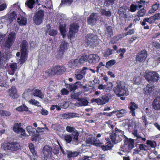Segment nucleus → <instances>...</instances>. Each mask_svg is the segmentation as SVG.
<instances>
[{
	"label": "nucleus",
	"mask_w": 160,
	"mask_h": 160,
	"mask_svg": "<svg viewBox=\"0 0 160 160\" xmlns=\"http://www.w3.org/2000/svg\"><path fill=\"white\" fill-rule=\"evenodd\" d=\"M28 102L29 103H31L33 105L37 106L38 107L40 106V105H39V102L38 101L36 100L35 99H32L29 100Z\"/></svg>",
	"instance_id": "72a5a7b5"
},
{
	"label": "nucleus",
	"mask_w": 160,
	"mask_h": 160,
	"mask_svg": "<svg viewBox=\"0 0 160 160\" xmlns=\"http://www.w3.org/2000/svg\"><path fill=\"white\" fill-rule=\"evenodd\" d=\"M8 94L12 98H17L18 95L17 93V90L14 86H12L8 90Z\"/></svg>",
	"instance_id": "ddd939ff"
},
{
	"label": "nucleus",
	"mask_w": 160,
	"mask_h": 160,
	"mask_svg": "<svg viewBox=\"0 0 160 160\" xmlns=\"http://www.w3.org/2000/svg\"><path fill=\"white\" fill-rule=\"evenodd\" d=\"M133 134L137 137V138H138L140 137L139 135L138 134L137 131L135 129H134L132 131Z\"/></svg>",
	"instance_id": "e2e57ef3"
},
{
	"label": "nucleus",
	"mask_w": 160,
	"mask_h": 160,
	"mask_svg": "<svg viewBox=\"0 0 160 160\" xmlns=\"http://www.w3.org/2000/svg\"><path fill=\"white\" fill-rule=\"evenodd\" d=\"M32 93L34 96L38 97L41 99H43L44 98V95L39 89H35L33 90Z\"/></svg>",
	"instance_id": "aec40b11"
},
{
	"label": "nucleus",
	"mask_w": 160,
	"mask_h": 160,
	"mask_svg": "<svg viewBox=\"0 0 160 160\" xmlns=\"http://www.w3.org/2000/svg\"><path fill=\"white\" fill-rule=\"evenodd\" d=\"M73 0H63L61 1L60 6H61L63 4H66L67 5H70L72 2Z\"/></svg>",
	"instance_id": "473e14b6"
},
{
	"label": "nucleus",
	"mask_w": 160,
	"mask_h": 160,
	"mask_svg": "<svg viewBox=\"0 0 160 160\" xmlns=\"http://www.w3.org/2000/svg\"><path fill=\"white\" fill-rule=\"evenodd\" d=\"M106 88V86L102 84H99L98 86V88L100 90H104Z\"/></svg>",
	"instance_id": "bf43d9fd"
},
{
	"label": "nucleus",
	"mask_w": 160,
	"mask_h": 160,
	"mask_svg": "<svg viewBox=\"0 0 160 160\" xmlns=\"http://www.w3.org/2000/svg\"><path fill=\"white\" fill-rule=\"evenodd\" d=\"M16 65L15 64H12L10 65V68L12 71H14L16 69Z\"/></svg>",
	"instance_id": "0e129e2a"
},
{
	"label": "nucleus",
	"mask_w": 160,
	"mask_h": 160,
	"mask_svg": "<svg viewBox=\"0 0 160 160\" xmlns=\"http://www.w3.org/2000/svg\"><path fill=\"white\" fill-rule=\"evenodd\" d=\"M75 129L74 127L69 126H67L66 127V131L72 133L73 131H74Z\"/></svg>",
	"instance_id": "ea45409f"
},
{
	"label": "nucleus",
	"mask_w": 160,
	"mask_h": 160,
	"mask_svg": "<svg viewBox=\"0 0 160 160\" xmlns=\"http://www.w3.org/2000/svg\"><path fill=\"white\" fill-rule=\"evenodd\" d=\"M113 84L111 82H108L107 83V85L106 88V89L108 91H110L112 89L113 87Z\"/></svg>",
	"instance_id": "c9c22d12"
},
{
	"label": "nucleus",
	"mask_w": 160,
	"mask_h": 160,
	"mask_svg": "<svg viewBox=\"0 0 160 160\" xmlns=\"http://www.w3.org/2000/svg\"><path fill=\"white\" fill-rule=\"evenodd\" d=\"M1 148L5 150H10L12 151H16L20 148V145L16 142L4 143L2 144Z\"/></svg>",
	"instance_id": "39448f33"
},
{
	"label": "nucleus",
	"mask_w": 160,
	"mask_h": 160,
	"mask_svg": "<svg viewBox=\"0 0 160 160\" xmlns=\"http://www.w3.org/2000/svg\"><path fill=\"white\" fill-rule=\"evenodd\" d=\"M29 148L32 152L33 154L34 152V145L32 143H30L29 145Z\"/></svg>",
	"instance_id": "864d4df0"
},
{
	"label": "nucleus",
	"mask_w": 160,
	"mask_h": 160,
	"mask_svg": "<svg viewBox=\"0 0 160 160\" xmlns=\"http://www.w3.org/2000/svg\"><path fill=\"white\" fill-rule=\"evenodd\" d=\"M101 12L102 14L103 15H105L108 17H110L111 16V12L109 11H106L104 10H102Z\"/></svg>",
	"instance_id": "79ce46f5"
},
{
	"label": "nucleus",
	"mask_w": 160,
	"mask_h": 160,
	"mask_svg": "<svg viewBox=\"0 0 160 160\" xmlns=\"http://www.w3.org/2000/svg\"><path fill=\"white\" fill-rule=\"evenodd\" d=\"M79 115L78 114L75 113H69V118L75 117H79Z\"/></svg>",
	"instance_id": "49530a36"
},
{
	"label": "nucleus",
	"mask_w": 160,
	"mask_h": 160,
	"mask_svg": "<svg viewBox=\"0 0 160 160\" xmlns=\"http://www.w3.org/2000/svg\"><path fill=\"white\" fill-rule=\"evenodd\" d=\"M52 148L51 147L49 146L46 145L44 147L42 150L44 156L47 157L50 155L51 153Z\"/></svg>",
	"instance_id": "dca6fc26"
},
{
	"label": "nucleus",
	"mask_w": 160,
	"mask_h": 160,
	"mask_svg": "<svg viewBox=\"0 0 160 160\" xmlns=\"http://www.w3.org/2000/svg\"><path fill=\"white\" fill-rule=\"evenodd\" d=\"M78 100L79 102L76 103V105L78 107L87 106L88 105L89 103L87 100L84 98H78Z\"/></svg>",
	"instance_id": "a211bd4d"
},
{
	"label": "nucleus",
	"mask_w": 160,
	"mask_h": 160,
	"mask_svg": "<svg viewBox=\"0 0 160 160\" xmlns=\"http://www.w3.org/2000/svg\"><path fill=\"white\" fill-rule=\"evenodd\" d=\"M124 133V131L116 128L115 132H112L110 134V138L112 142L114 143H117L121 141L122 137L125 136Z\"/></svg>",
	"instance_id": "f03ea898"
},
{
	"label": "nucleus",
	"mask_w": 160,
	"mask_h": 160,
	"mask_svg": "<svg viewBox=\"0 0 160 160\" xmlns=\"http://www.w3.org/2000/svg\"><path fill=\"white\" fill-rule=\"evenodd\" d=\"M79 154L77 152H72L71 151H69L68 152L67 155L69 158L75 157L77 156Z\"/></svg>",
	"instance_id": "cd10ccee"
},
{
	"label": "nucleus",
	"mask_w": 160,
	"mask_h": 160,
	"mask_svg": "<svg viewBox=\"0 0 160 160\" xmlns=\"http://www.w3.org/2000/svg\"><path fill=\"white\" fill-rule=\"evenodd\" d=\"M107 34L108 37H111L113 35V33L112 28L110 26H107Z\"/></svg>",
	"instance_id": "2f4dec72"
},
{
	"label": "nucleus",
	"mask_w": 160,
	"mask_h": 160,
	"mask_svg": "<svg viewBox=\"0 0 160 160\" xmlns=\"http://www.w3.org/2000/svg\"><path fill=\"white\" fill-rule=\"evenodd\" d=\"M35 0H27L25 3V4L28 8L32 9L33 8V5L35 3Z\"/></svg>",
	"instance_id": "5701e85b"
},
{
	"label": "nucleus",
	"mask_w": 160,
	"mask_h": 160,
	"mask_svg": "<svg viewBox=\"0 0 160 160\" xmlns=\"http://www.w3.org/2000/svg\"><path fill=\"white\" fill-rule=\"evenodd\" d=\"M109 101V98L105 95L97 99H93L92 100V102H96L98 105H101L105 104Z\"/></svg>",
	"instance_id": "1a4fd4ad"
},
{
	"label": "nucleus",
	"mask_w": 160,
	"mask_h": 160,
	"mask_svg": "<svg viewBox=\"0 0 160 160\" xmlns=\"http://www.w3.org/2000/svg\"><path fill=\"white\" fill-rule=\"evenodd\" d=\"M47 32L48 34L51 36H54L57 34V31L56 30L51 29L50 30V26L48 25L46 26Z\"/></svg>",
	"instance_id": "6ab92c4d"
},
{
	"label": "nucleus",
	"mask_w": 160,
	"mask_h": 160,
	"mask_svg": "<svg viewBox=\"0 0 160 160\" xmlns=\"http://www.w3.org/2000/svg\"><path fill=\"white\" fill-rule=\"evenodd\" d=\"M64 139L68 143H70L72 140V138L70 135H66L64 136Z\"/></svg>",
	"instance_id": "e433bc0d"
},
{
	"label": "nucleus",
	"mask_w": 160,
	"mask_h": 160,
	"mask_svg": "<svg viewBox=\"0 0 160 160\" xmlns=\"http://www.w3.org/2000/svg\"><path fill=\"white\" fill-rule=\"evenodd\" d=\"M41 113L43 115H46L48 114V112L46 110L42 108L41 111Z\"/></svg>",
	"instance_id": "4d7b16f0"
},
{
	"label": "nucleus",
	"mask_w": 160,
	"mask_h": 160,
	"mask_svg": "<svg viewBox=\"0 0 160 160\" xmlns=\"http://www.w3.org/2000/svg\"><path fill=\"white\" fill-rule=\"evenodd\" d=\"M137 5L132 4L130 7V11L132 12H134L137 10Z\"/></svg>",
	"instance_id": "8fccbe9b"
},
{
	"label": "nucleus",
	"mask_w": 160,
	"mask_h": 160,
	"mask_svg": "<svg viewBox=\"0 0 160 160\" xmlns=\"http://www.w3.org/2000/svg\"><path fill=\"white\" fill-rule=\"evenodd\" d=\"M78 60L80 64L85 61H88V55H83L79 59H78Z\"/></svg>",
	"instance_id": "393cba45"
},
{
	"label": "nucleus",
	"mask_w": 160,
	"mask_h": 160,
	"mask_svg": "<svg viewBox=\"0 0 160 160\" xmlns=\"http://www.w3.org/2000/svg\"><path fill=\"white\" fill-rule=\"evenodd\" d=\"M9 17L12 20L15 19L17 17L16 12L14 11L13 12L10 14Z\"/></svg>",
	"instance_id": "3c124183"
},
{
	"label": "nucleus",
	"mask_w": 160,
	"mask_h": 160,
	"mask_svg": "<svg viewBox=\"0 0 160 160\" xmlns=\"http://www.w3.org/2000/svg\"><path fill=\"white\" fill-rule=\"evenodd\" d=\"M69 46V44L64 40H63L60 46L59 52L62 54L68 49Z\"/></svg>",
	"instance_id": "f8f14e48"
},
{
	"label": "nucleus",
	"mask_w": 160,
	"mask_h": 160,
	"mask_svg": "<svg viewBox=\"0 0 160 160\" xmlns=\"http://www.w3.org/2000/svg\"><path fill=\"white\" fill-rule=\"evenodd\" d=\"M98 15L97 13H92L88 18V23L92 25H94L98 19Z\"/></svg>",
	"instance_id": "9d476101"
},
{
	"label": "nucleus",
	"mask_w": 160,
	"mask_h": 160,
	"mask_svg": "<svg viewBox=\"0 0 160 160\" xmlns=\"http://www.w3.org/2000/svg\"><path fill=\"white\" fill-rule=\"evenodd\" d=\"M53 152L55 154H57L59 153V148L58 146L55 147L52 150Z\"/></svg>",
	"instance_id": "13d9d810"
},
{
	"label": "nucleus",
	"mask_w": 160,
	"mask_h": 160,
	"mask_svg": "<svg viewBox=\"0 0 160 160\" xmlns=\"http://www.w3.org/2000/svg\"><path fill=\"white\" fill-rule=\"evenodd\" d=\"M21 129L22 128H20V126L19 124L17 123L14 124L13 129L17 133H19V131H20V129Z\"/></svg>",
	"instance_id": "c85d7f7f"
},
{
	"label": "nucleus",
	"mask_w": 160,
	"mask_h": 160,
	"mask_svg": "<svg viewBox=\"0 0 160 160\" xmlns=\"http://www.w3.org/2000/svg\"><path fill=\"white\" fill-rule=\"evenodd\" d=\"M116 62L115 60L112 59L107 62L106 65V67L107 68H109L112 66Z\"/></svg>",
	"instance_id": "bb28decb"
},
{
	"label": "nucleus",
	"mask_w": 160,
	"mask_h": 160,
	"mask_svg": "<svg viewBox=\"0 0 160 160\" xmlns=\"http://www.w3.org/2000/svg\"><path fill=\"white\" fill-rule=\"evenodd\" d=\"M78 26L76 24H73L70 26L69 31L68 34V38H71L74 37L75 33L78 31Z\"/></svg>",
	"instance_id": "6e6552de"
},
{
	"label": "nucleus",
	"mask_w": 160,
	"mask_h": 160,
	"mask_svg": "<svg viewBox=\"0 0 160 160\" xmlns=\"http://www.w3.org/2000/svg\"><path fill=\"white\" fill-rule=\"evenodd\" d=\"M108 74L110 75L111 78H114L115 77V76L112 72L110 71H108Z\"/></svg>",
	"instance_id": "338daca9"
},
{
	"label": "nucleus",
	"mask_w": 160,
	"mask_h": 160,
	"mask_svg": "<svg viewBox=\"0 0 160 160\" xmlns=\"http://www.w3.org/2000/svg\"><path fill=\"white\" fill-rule=\"evenodd\" d=\"M116 112V116L118 118H120L124 116L127 113L126 111L124 109L120 110L115 111Z\"/></svg>",
	"instance_id": "b1692460"
},
{
	"label": "nucleus",
	"mask_w": 160,
	"mask_h": 160,
	"mask_svg": "<svg viewBox=\"0 0 160 160\" xmlns=\"http://www.w3.org/2000/svg\"><path fill=\"white\" fill-rule=\"evenodd\" d=\"M65 70L66 69L64 67L56 66L51 70L52 74H60L64 72Z\"/></svg>",
	"instance_id": "9b49d317"
},
{
	"label": "nucleus",
	"mask_w": 160,
	"mask_h": 160,
	"mask_svg": "<svg viewBox=\"0 0 160 160\" xmlns=\"http://www.w3.org/2000/svg\"><path fill=\"white\" fill-rule=\"evenodd\" d=\"M28 108L25 105H23L16 108V110L19 112L28 111Z\"/></svg>",
	"instance_id": "a878e982"
},
{
	"label": "nucleus",
	"mask_w": 160,
	"mask_h": 160,
	"mask_svg": "<svg viewBox=\"0 0 160 160\" xmlns=\"http://www.w3.org/2000/svg\"><path fill=\"white\" fill-rule=\"evenodd\" d=\"M68 102H64L63 103H60L59 105L62 108H66L68 106Z\"/></svg>",
	"instance_id": "a18cd8bd"
},
{
	"label": "nucleus",
	"mask_w": 160,
	"mask_h": 160,
	"mask_svg": "<svg viewBox=\"0 0 160 160\" xmlns=\"http://www.w3.org/2000/svg\"><path fill=\"white\" fill-rule=\"evenodd\" d=\"M116 83V85L114 87L113 90L117 96H126L129 94V92L127 90L122 82L120 81H117Z\"/></svg>",
	"instance_id": "f257e3e1"
},
{
	"label": "nucleus",
	"mask_w": 160,
	"mask_h": 160,
	"mask_svg": "<svg viewBox=\"0 0 160 160\" xmlns=\"http://www.w3.org/2000/svg\"><path fill=\"white\" fill-rule=\"evenodd\" d=\"M134 32V29H130L128 32L125 33H124L123 34H124L125 36H127V35H131V34H133Z\"/></svg>",
	"instance_id": "6e6d98bb"
},
{
	"label": "nucleus",
	"mask_w": 160,
	"mask_h": 160,
	"mask_svg": "<svg viewBox=\"0 0 160 160\" xmlns=\"http://www.w3.org/2000/svg\"><path fill=\"white\" fill-rule=\"evenodd\" d=\"M87 69H88V68L87 67H83L79 73H81L84 76L86 74V70Z\"/></svg>",
	"instance_id": "603ef678"
},
{
	"label": "nucleus",
	"mask_w": 160,
	"mask_h": 160,
	"mask_svg": "<svg viewBox=\"0 0 160 160\" xmlns=\"http://www.w3.org/2000/svg\"><path fill=\"white\" fill-rule=\"evenodd\" d=\"M67 88L70 90V91H72L75 90L77 88L76 87L75 84H69L67 86Z\"/></svg>",
	"instance_id": "09e8293b"
},
{
	"label": "nucleus",
	"mask_w": 160,
	"mask_h": 160,
	"mask_svg": "<svg viewBox=\"0 0 160 160\" xmlns=\"http://www.w3.org/2000/svg\"><path fill=\"white\" fill-rule=\"evenodd\" d=\"M72 133L73 135L74 136V138H73L74 140L77 141L78 139L79 135V133L75 129L74 131H73Z\"/></svg>",
	"instance_id": "f704fd0d"
},
{
	"label": "nucleus",
	"mask_w": 160,
	"mask_h": 160,
	"mask_svg": "<svg viewBox=\"0 0 160 160\" xmlns=\"http://www.w3.org/2000/svg\"><path fill=\"white\" fill-rule=\"evenodd\" d=\"M66 25L64 24L60 25L59 26V30L63 38H64L66 35Z\"/></svg>",
	"instance_id": "412c9836"
},
{
	"label": "nucleus",
	"mask_w": 160,
	"mask_h": 160,
	"mask_svg": "<svg viewBox=\"0 0 160 160\" xmlns=\"http://www.w3.org/2000/svg\"><path fill=\"white\" fill-rule=\"evenodd\" d=\"M17 22L20 25H25L27 22V19L26 18L24 17H21L17 18Z\"/></svg>",
	"instance_id": "4be33fe9"
},
{
	"label": "nucleus",
	"mask_w": 160,
	"mask_h": 160,
	"mask_svg": "<svg viewBox=\"0 0 160 160\" xmlns=\"http://www.w3.org/2000/svg\"><path fill=\"white\" fill-rule=\"evenodd\" d=\"M61 91L63 95H67L69 93V91L65 88H63Z\"/></svg>",
	"instance_id": "680f3d73"
},
{
	"label": "nucleus",
	"mask_w": 160,
	"mask_h": 160,
	"mask_svg": "<svg viewBox=\"0 0 160 160\" xmlns=\"http://www.w3.org/2000/svg\"><path fill=\"white\" fill-rule=\"evenodd\" d=\"M99 60V58L96 54H90L88 55V62L90 63H96Z\"/></svg>",
	"instance_id": "4468645a"
},
{
	"label": "nucleus",
	"mask_w": 160,
	"mask_h": 160,
	"mask_svg": "<svg viewBox=\"0 0 160 160\" xmlns=\"http://www.w3.org/2000/svg\"><path fill=\"white\" fill-rule=\"evenodd\" d=\"M101 147L102 149L104 151L108 150L111 148V145H107L106 146H104L102 144L101 146Z\"/></svg>",
	"instance_id": "37998d69"
},
{
	"label": "nucleus",
	"mask_w": 160,
	"mask_h": 160,
	"mask_svg": "<svg viewBox=\"0 0 160 160\" xmlns=\"http://www.w3.org/2000/svg\"><path fill=\"white\" fill-rule=\"evenodd\" d=\"M26 129L30 135L33 134L36 130L35 129L33 128L31 126L27 127Z\"/></svg>",
	"instance_id": "7c9ffc66"
},
{
	"label": "nucleus",
	"mask_w": 160,
	"mask_h": 160,
	"mask_svg": "<svg viewBox=\"0 0 160 160\" xmlns=\"http://www.w3.org/2000/svg\"><path fill=\"white\" fill-rule=\"evenodd\" d=\"M131 105L129 107V109L131 110H134L135 109H137L138 108V105L135 104L134 102H131Z\"/></svg>",
	"instance_id": "58836bf2"
},
{
	"label": "nucleus",
	"mask_w": 160,
	"mask_h": 160,
	"mask_svg": "<svg viewBox=\"0 0 160 160\" xmlns=\"http://www.w3.org/2000/svg\"><path fill=\"white\" fill-rule=\"evenodd\" d=\"M85 43L87 46L90 45L95 46L98 43V39L96 36L92 33L88 34L86 37Z\"/></svg>",
	"instance_id": "20e7f679"
},
{
	"label": "nucleus",
	"mask_w": 160,
	"mask_h": 160,
	"mask_svg": "<svg viewBox=\"0 0 160 160\" xmlns=\"http://www.w3.org/2000/svg\"><path fill=\"white\" fill-rule=\"evenodd\" d=\"M125 147H128V150H131L134 146V140L132 139H127L124 142Z\"/></svg>",
	"instance_id": "2eb2a0df"
},
{
	"label": "nucleus",
	"mask_w": 160,
	"mask_h": 160,
	"mask_svg": "<svg viewBox=\"0 0 160 160\" xmlns=\"http://www.w3.org/2000/svg\"><path fill=\"white\" fill-rule=\"evenodd\" d=\"M140 78L139 77H135L133 79V83L139 85L140 84Z\"/></svg>",
	"instance_id": "c03bdc74"
},
{
	"label": "nucleus",
	"mask_w": 160,
	"mask_h": 160,
	"mask_svg": "<svg viewBox=\"0 0 160 160\" xmlns=\"http://www.w3.org/2000/svg\"><path fill=\"white\" fill-rule=\"evenodd\" d=\"M16 38V34L13 32L10 33L5 43L6 47L9 48L14 43Z\"/></svg>",
	"instance_id": "0eeeda50"
},
{
	"label": "nucleus",
	"mask_w": 160,
	"mask_h": 160,
	"mask_svg": "<svg viewBox=\"0 0 160 160\" xmlns=\"http://www.w3.org/2000/svg\"><path fill=\"white\" fill-rule=\"evenodd\" d=\"M126 51V49L124 48H120L119 50H117V53H120L119 56H120L121 58H122L123 57V55L124 53Z\"/></svg>",
	"instance_id": "c756f323"
},
{
	"label": "nucleus",
	"mask_w": 160,
	"mask_h": 160,
	"mask_svg": "<svg viewBox=\"0 0 160 160\" xmlns=\"http://www.w3.org/2000/svg\"><path fill=\"white\" fill-rule=\"evenodd\" d=\"M97 141L96 139H95L94 137L92 136L91 137L89 141V143H91L93 144L95 142Z\"/></svg>",
	"instance_id": "052dcab7"
},
{
	"label": "nucleus",
	"mask_w": 160,
	"mask_h": 160,
	"mask_svg": "<svg viewBox=\"0 0 160 160\" xmlns=\"http://www.w3.org/2000/svg\"><path fill=\"white\" fill-rule=\"evenodd\" d=\"M83 77L84 76L80 73H77L75 74V78L78 80H81L83 78Z\"/></svg>",
	"instance_id": "de8ad7c7"
},
{
	"label": "nucleus",
	"mask_w": 160,
	"mask_h": 160,
	"mask_svg": "<svg viewBox=\"0 0 160 160\" xmlns=\"http://www.w3.org/2000/svg\"><path fill=\"white\" fill-rule=\"evenodd\" d=\"M80 65L78 58L75 60H71L68 64L69 67L73 68H75L77 66Z\"/></svg>",
	"instance_id": "f3484780"
},
{
	"label": "nucleus",
	"mask_w": 160,
	"mask_h": 160,
	"mask_svg": "<svg viewBox=\"0 0 160 160\" xmlns=\"http://www.w3.org/2000/svg\"><path fill=\"white\" fill-rule=\"evenodd\" d=\"M7 7V5L5 3L0 4V11H2L5 9Z\"/></svg>",
	"instance_id": "5fc2aeb1"
},
{
	"label": "nucleus",
	"mask_w": 160,
	"mask_h": 160,
	"mask_svg": "<svg viewBox=\"0 0 160 160\" xmlns=\"http://www.w3.org/2000/svg\"><path fill=\"white\" fill-rule=\"evenodd\" d=\"M62 117L64 119L69 118V113L68 114H64L62 115Z\"/></svg>",
	"instance_id": "774afa93"
},
{
	"label": "nucleus",
	"mask_w": 160,
	"mask_h": 160,
	"mask_svg": "<svg viewBox=\"0 0 160 160\" xmlns=\"http://www.w3.org/2000/svg\"><path fill=\"white\" fill-rule=\"evenodd\" d=\"M81 92H78L74 93L72 94L71 98L72 99H77L78 98V97L80 95Z\"/></svg>",
	"instance_id": "a19ab883"
},
{
	"label": "nucleus",
	"mask_w": 160,
	"mask_h": 160,
	"mask_svg": "<svg viewBox=\"0 0 160 160\" xmlns=\"http://www.w3.org/2000/svg\"><path fill=\"white\" fill-rule=\"evenodd\" d=\"M113 52V50L109 49H108L104 53V56L105 57H108V56L112 54Z\"/></svg>",
	"instance_id": "4c0bfd02"
},
{
	"label": "nucleus",
	"mask_w": 160,
	"mask_h": 160,
	"mask_svg": "<svg viewBox=\"0 0 160 160\" xmlns=\"http://www.w3.org/2000/svg\"><path fill=\"white\" fill-rule=\"evenodd\" d=\"M103 143L101 142H97V141L96 142H95L94 143H93V145L95 146H97V147H98V146H99V147H101V146H102V144Z\"/></svg>",
	"instance_id": "69168bd1"
},
{
	"label": "nucleus",
	"mask_w": 160,
	"mask_h": 160,
	"mask_svg": "<svg viewBox=\"0 0 160 160\" xmlns=\"http://www.w3.org/2000/svg\"><path fill=\"white\" fill-rule=\"evenodd\" d=\"M44 12L42 10L38 11L35 13L33 17L34 23L37 25L40 24L44 19Z\"/></svg>",
	"instance_id": "423d86ee"
},
{
	"label": "nucleus",
	"mask_w": 160,
	"mask_h": 160,
	"mask_svg": "<svg viewBox=\"0 0 160 160\" xmlns=\"http://www.w3.org/2000/svg\"><path fill=\"white\" fill-rule=\"evenodd\" d=\"M28 43L25 40L22 42L21 45V64H22L27 60L28 55Z\"/></svg>",
	"instance_id": "7ed1b4c3"
}]
</instances>
